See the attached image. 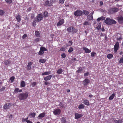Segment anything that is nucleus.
<instances>
[{
    "label": "nucleus",
    "mask_w": 123,
    "mask_h": 123,
    "mask_svg": "<svg viewBox=\"0 0 123 123\" xmlns=\"http://www.w3.org/2000/svg\"><path fill=\"white\" fill-rule=\"evenodd\" d=\"M32 63L30 62L28 63L27 66V69L28 70H30L31 69V65L32 64Z\"/></svg>",
    "instance_id": "nucleus-21"
},
{
    "label": "nucleus",
    "mask_w": 123,
    "mask_h": 123,
    "mask_svg": "<svg viewBox=\"0 0 123 123\" xmlns=\"http://www.w3.org/2000/svg\"><path fill=\"white\" fill-rule=\"evenodd\" d=\"M9 107L8 104H7L4 105V109H7L9 108Z\"/></svg>",
    "instance_id": "nucleus-31"
},
{
    "label": "nucleus",
    "mask_w": 123,
    "mask_h": 123,
    "mask_svg": "<svg viewBox=\"0 0 123 123\" xmlns=\"http://www.w3.org/2000/svg\"><path fill=\"white\" fill-rule=\"evenodd\" d=\"M81 69L80 68H79L78 69V70H77V71L78 73H79L81 71Z\"/></svg>",
    "instance_id": "nucleus-59"
},
{
    "label": "nucleus",
    "mask_w": 123,
    "mask_h": 123,
    "mask_svg": "<svg viewBox=\"0 0 123 123\" xmlns=\"http://www.w3.org/2000/svg\"><path fill=\"white\" fill-rule=\"evenodd\" d=\"M96 53L95 52H92L91 53V55L92 57H94L95 56V55H96Z\"/></svg>",
    "instance_id": "nucleus-44"
},
{
    "label": "nucleus",
    "mask_w": 123,
    "mask_h": 123,
    "mask_svg": "<svg viewBox=\"0 0 123 123\" xmlns=\"http://www.w3.org/2000/svg\"><path fill=\"white\" fill-rule=\"evenodd\" d=\"M27 37V35L26 34H25L23 35V38L24 39H25V38Z\"/></svg>",
    "instance_id": "nucleus-53"
},
{
    "label": "nucleus",
    "mask_w": 123,
    "mask_h": 123,
    "mask_svg": "<svg viewBox=\"0 0 123 123\" xmlns=\"http://www.w3.org/2000/svg\"><path fill=\"white\" fill-rule=\"evenodd\" d=\"M43 15L45 17H46L48 15V13L47 12H45L43 13Z\"/></svg>",
    "instance_id": "nucleus-41"
},
{
    "label": "nucleus",
    "mask_w": 123,
    "mask_h": 123,
    "mask_svg": "<svg viewBox=\"0 0 123 123\" xmlns=\"http://www.w3.org/2000/svg\"><path fill=\"white\" fill-rule=\"evenodd\" d=\"M28 95V92L21 93L18 95V98L20 100H24L27 99Z\"/></svg>",
    "instance_id": "nucleus-2"
},
{
    "label": "nucleus",
    "mask_w": 123,
    "mask_h": 123,
    "mask_svg": "<svg viewBox=\"0 0 123 123\" xmlns=\"http://www.w3.org/2000/svg\"><path fill=\"white\" fill-rule=\"evenodd\" d=\"M118 9L116 8H112L111 9V11L113 12H115L118 11Z\"/></svg>",
    "instance_id": "nucleus-17"
},
{
    "label": "nucleus",
    "mask_w": 123,
    "mask_h": 123,
    "mask_svg": "<svg viewBox=\"0 0 123 123\" xmlns=\"http://www.w3.org/2000/svg\"><path fill=\"white\" fill-rule=\"evenodd\" d=\"M11 62L9 60H5L3 62L5 65H8L11 63Z\"/></svg>",
    "instance_id": "nucleus-18"
},
{
    "label": "nucleus",
    "mask_w": 123,
    "mask_h": 123,
    "mask_svg": "<svg viewBox=\"0 0 123 123\" xmlns=\"http://www.w3.org/2000/svg\"><path fill=\"white\" fill-rule=\"evenodd\" d=\"M67 30L68 33L72 34H74L76 33L78 31L77 29L72 26L68 27L67 28Z\"/></svg>",
    "instance_id": "nucleus-1"
},
{
    "label": "nucleus",
    "mask_w": 123,
    "mask_h": 123,
    "mask_svg": "<svg viewBox=\"0 0 123 123\" xmlns=\"http://www.w3.org/2000/svg\"><path fill=\"white\" fill-rule=\"evenodd\" d=\"M5 1L8 3H12V0H5Z\"/></svg>",
    "instance_id": "nucleus-43"
},
{
    "label": "nucleus",
    "mask_w": 123,
    "mask_h": 123,
    "mask_svg": "<svg viewBox=\"0 0 123 123\" xmlns=\"http://www.w3.org/2000/svg\"><path fill=\"white\" fill-rule=\"evenodd\" d=\"M117 19L118 22L120 24H122L123 23V17L122 16H120L117 18Z\"/></svg>",
    "instance_id": "nucleus-10"
},
{
    "label": "nucleus",
    "mask_w": 123,
    "mask_h": 123,
    "mask_svg": "<svg viewBox=\"0 0 123 123\" xmlns=\"http://www.w3.org/2000/svg\"><path fill=\"white\" fill-rule=\"evenodd\" d=\"M62 69H60L57 71V73L59 74H62Z\"/></svg>",
    "instance_id": "nucleus-35"
},
{
    "label": "nucleus",
    "mask_w": 123,
    "mask_h": 123,
    "mask_svg": "<svg viewBox=\"0 0 123 123\" xmlns=\"http://www.w3.org/2000/svg\"><path fill=\"white\" fill-rule=\"evenodd\" d=\"M84 105L82 104H81L79 105L78 107L80 109H84Z\"/></svg>",
    "instance_id": "nucleus-28"
},
{
    "label": "nucleus",
    "mask_w": 123,
    "mask_h": 123,
    "mask_svg": "<svg viewBox=\"0 0 123 123\" xmlns=\"http://www.w3.org/2000/svg\"><path fill=\"white\" fill-rule=\"evenodd\" d=\"M87 19L88 20H91L93 19V17L92 15L90 14L89 15L87 16Z\"/></svg>",
    "instance_id": "nucleus-24"
},
{
    "label": "nucleus",
    "mask_w": 123,
    "mask_h": 123,
    "mask_svg": "<svg viewBox=\"0 0 123 123\" xmlns=\"http://www.w3.org/2000/svg\"><path fill=\"white\" fill-rule=\"evenodd\" d=\"M34 17V15L33 14H31V18H33Z\"/></svg>",
    "instance_id": "nucleus-60"
},
{
    "label": "nucleus",
    "mask_w": 123,
    "mask_h": 123,
    "mask_svg": "<svg viewBox=\"0 0 123 123\" xmlns=\"http://www.w3.org/2000/svg\"><path fill=\"white\" fill-rule=\"evenodd\" d=\"M4 13V11L2 10H0V15H3Z\"/></svg>",
    "instance_id": "nucleus-38"
},
{
    "label": "nucleus",
    "mask_w": 123,
    "mask_h": 123,
    "mask_svg": "<svg viewBox=\"0 0 123 123\" xmlns=\"http://www.w3.org/2000/svg\"><path fill=\"white\" fill-rule=\"evenodd\" d=\"M16 18L17 21L18 22H19L21 21L20 16L19 15L16 16Z\"/></svg>",
    "instance_id": "nucleus-26"
},
{
    "label": "nucleus",
    "mask_w": 123,
    "mask_h": 123,
    "mask_svg": "<svg viewBox=\"0 0 123 123\" xmlns=\"http://www.w3.org/2000/svg\"><path fill=\"white\" fill-rule=\"evenodd\" d=\"M31 10V7H29L28 8L26 11L27 12H29Z\"/></svg>",
    "instance_id": "nucleus-52"
},
{
    "label": "nucleus",
    "mask_w": 123,
    "mask_h": 123,
    "mask_svg": "<svg viewBox=\"0 0 123 123\" xmlns=\"http://www.w3.org/2000/svg\"><path fill=\"white\" fill-rule=\"evenodd\" d=\"M65 0H60L59 1V3H60L63 4L64 3Z\"/></svg>",
    "instance_id": "nucleus-47"
},
{
    "label": "nucleus",
    "mask_w": 123,
    "mask_h": 123,
    "mask_svg": "<svg viewBox=\"0 0 123 123\" xmlns=\"http://www.w3.org/2000/svg\"><path fill=\"white\" fill-rule=\"evenodd\" d=\"M83 12L80 10H77L74 13V15L76 16H80L83 14Z\"/></svg>",
    "instance_id": "nucleus-5"
},
{
    "label": "nucleus",
    "mask_w": 123,
    "mask_h": 123,
    "mask_svg": "<svg viewBox=\"0 0 123 123\" xmlns=\"http://www.w3.org/2000/svg\"><path fill=\"white\" fill-rule=\"evenodd\" d=\"M52 77L51 75H49L45 77L44 78V80L45 81L49 80Z\"/></svg>",
    "instance_id": "nucleus-15"
},
{
    "label": "nucleus",
    "mask_w": 123,
    "mask_h": 123,
    "mask_svg": "<svg viewBox=\"0 0 123 123\" xmlns=\"http://www.w3.org/2000/svg\"><path fill=\"white\" fill-rule=\"evenodd\" d=\"M19 89L18 88H17L15 89L14 90V92H18Z\"/></svg>",
    "instance_id": "nucleus-51"
},
{
    "label": "nucleus",
    "mask_w": 123,
    "mask_h": 123,
    "mask_svg": "<svg viewBox=\"0 0 123 123\" xmlns=\"http://www.w3.org/2000/svg\"><path fill=\"white\" fill-rule=\"evenodd\" d=\"M61 121L63 123H66V120L64 117H62L61 118Z\"/></svg>",
    "instance_id": "nucleus-33"
},
{
    "label": "nucleus",
    "mask_w": 123,
    "mask_h": 123,
    "mask_svg": "<svg viewBox=\"0 0 123 123\" xmlns=\"http://www.w3.org/2000/svg\"><path fill=\"white\" fill-rule=\"evenodd\" d=\"M89 25V23L88 21H86L83 24V25Z\"/></svg>",
    "instance_id": "nucleus-45"
},
{
    "label": "nucleus",
    "mask_w": 123,
    "mask_h": 123,
    "mask_svg": "<svg viewBox=\"0 0 123 123\" xmlns=\"http://www.w3.org/2000/svg\"><path fill=\"white\" fill-rule=\"evenodd\" d=\"M89 74V73L88 72H87V73H85L84 75L85 76H87Z\"/></svg>",
    "instance_id": "nucleus-55"
},
{
    "label": "nucleus",
    "mask_w": 123,
    "mask_h": 123,
    "mask_svg": "<svg viewBox=\"0 0 123 123\" xmlns=\"http://www.w3.org/2000/svg\"><path fill=\"white\" fill-rule=\"evenodd\" d=\"M5 89V87H3L2 88L0 89V92L4 90Z\"/></svg>",
    "instance_id": "nucleus-56"
},
{
    "label": "nucleus",
    "mask_w": 123,
    "mask_h": 123,
    "mask_svg": "<svg viewBox=\"0 0 123 123\" xmlns=\"http://www.w3.org/2000/svg\"><path fill=\"white\" fill-rule=\"evenodd\" d=\"M83 13L86 15H87L89 13V12L86 10L84 11Z\"/></svg>",
    "instance_id": "nucleus-42"
},
{
    "label": "nucleus",
    "mask_w": 123,
    "mask_h": 123,
    "mask_svg": "<svg viewBox=\"0 0 123 123\" xmlns=\"http://www.w3.org/2000/svg\"><path fill=\"white\" fill-rule=\"evenodd\" d=\"M101 24L100 23H99L98 25L96 27V28L98 30H100L101 29Z\"/></svg>",
    "instance_id": "nucleus-32"
},
{
    "label": "nucleus",
    "mask_w": 123,
    "mask_h": 123,
    "mask_svg": "<svg viewBox=\"0 0 123 123\" xmlns=\"http://www.w3.org/2000/svg\"><path fill=\"white\" fill-rule=\"evenodd\" d=\"M26 122L27 123H32L29 120H28L26 121Z\"/></svg>",
    "instance_id": "nucleus-61"
},
{
    "label": "nucleus",
    "mask_w": 123,
    "mask_h": 123,
    "mask_svg": "<svg viewBox=\"0 0 123 123\" xmlns=\"http://www.w3.org/2000/svg\"><path fill=\"white\" fill-rule=\"evenodd\" d=\"M84 103L87 105H89V103L88 100L86 99H84L83 100Z\"/></svg>",
    "instance_id": "nucleus-19"
},
{
    "label": "nucleus",
    "mask_w": 123,
    "mask_h": 123,
    "mask_svg": "<svg viewBox=\"0 0 123 123\" xmlns=\"http://www.w3.org/2000/svg\"><path fill=\"white\" fill-rule=\"evenodd\" d=\"M115 94L112 93L111 95L110 96L109 98V99L110 100H111L113 99L115 96Z\"/></svg>",
    "instance_id": "nucleus-25"
},
{
    "label": "nucleus",
    "mask_w": 123,
    "mask_h": 123,
    "mask_svg": "<svg viewBox=\"0 0 123 123\" xmlns=\"http://www.w3.org/2000/svg\"><path fill=\"white\" fill-rule=\"evenodd\" d=\"M36 41L38 42L39 41V38H37L35 39Z\"/></svg>",
    "instance_id": "nucleus-63"
},
{
    "label": "nucleus",
    "mask_w": 123,
    "mask_h": 123,
    "mask_svg": "<svg viewBox=\"0 0 123 123\" xmlns=\"http://www.w3.org/2000/svg\"><path fill=\"white\" fill-rule=\"evenodd\" d=\"M61 56L62 58H65L66 56V55L65 53H63L62 54Z\"/></svg>",
    "instance_id": "nucleus-50"
},
{
    "label": "nucleus",
    "mask_w": 123,
    "mask_h": 123,
    "mask_svg": "<svg viewBox=\"0 0 123 123\" xmlns=\"http://www.w3.org/2000/svg\"><path fill=\"white\" fill-rule=\"evenodd\" d=\"M68 43H69V45L70 46L73 43V42L72 41H69Z\"/></svg>",
    "instance_id": "nucleus-54"
},
{
    "label": "nucleus",
    "mask_w": 123,
    "mask_h": 123,
    "mask_svg": "<svg viewBox=\"0 0 123 123\" xmlns=\"http://www.w3.org/2000/svg\"><path fill=\"white\" fill-rule=\"evenodd\" d=\"M113 55L112 54H108L107 55V58L108 59H110L113 57Z\"/></svg>",
    "instance_id": "nucleus-27"
},
{
    "label": "nucleus",
    "mask_w": 123,
    "mask_h": 123,
    "mask_svg": "<svg viewBox=\"0 0 123 123\" xmlns=\"http://www.w3.org/2000/svg\"><path fill=\"white\" fill-rule=\"evenodd\" d=\"M46 61V60L45 59H41L39 61V62L42 63H44Z\"/></svg>",
    "instance_id": "nucleus-36"
},
{
    "label": "nucleus",
    "mask_w": 123,
    "mask_h": 123,
    "mask_svg": "<svg viewBox=\"0 0 123 123\" xmlns=\"http://www.w3.org/2000/svg\"><path fill=\"white\" fill-rule=\"evenodd\" d=\"M73 50L74 49L73 48L70 47L68 51L69 53H70L73 51Z\"/></svg>",
    "instance_id": "nucleus-39"
},
{
    "label": "nucleus",
    "mask_w": 123,
    "mask_h": 123,
    "mask_svg": "<svg viewBox=\"0 0 123 123\" xmlns=\"http://www.w3.org/2000/svg\"><path fill=\"white\" fill-rule=\"evenodd\" d=\"M49 84V83L47 81H46L45 82V85H47Z\"/></svg>",
    "instance_id": "nucleus-57"
},
{
    "label": "nucleus",
    "mask_w": 123,
    "mask_h": 123,
    "mask_svg": "<svg viewBox=\"0 0 123 123\" xmlns=\"http://www.w3.org/2000/svg\"><path fill=\"white\" fill-rule=\"evenodd\" d=\"M105 23L107 25H111L116 23V21L110 18H107L105 20Z\"/></svg>",
    "instance_id": "nucleus-3"
},
{
    "label": "nucleus",
    "mask_w": 123,
    "mask_h": 123,
    "mask_svg": "<svg viewBox=\"0 0 123 123\" xmlns=\"http://www.w3.org/2000/svg\"><path fill=\"white\" fill-rule=\"evenodd\" d=\"M14 79L15 78L13 76L12 77L10 78V80H11V82H12L14 81Z\"/></svg>",
    "instance_id": "nucleus-40"
},
{
    "label": "nucleus",
    "mask_w": 123,
    "mask_h": 123,
    "mask_svg": "<svg viewBox=\"0 0 123 123\" xmlns=\"http://www.w3.org/2000/svg\"><path fill=\"white\" fill-rule=\"evenodd\" d=\"M122 39L121 37H120L118 38H117V40H121Z\"/></svg>",
    "instance_id": "nucleus-58"
},
{
    "label": "nucleus",
    "mask_w": 123,
    "mask_h": 123,
    "mask_svg": "<svg viewBox=\"0 0 123 123\" xmlns=\"http://www.w3.org/2000/svg\"><path fill=\"white\" fill-rule=\"evenodd\" d=\"M65 48L63 47L61 48L60 50L61 51H65Z\"/></svg>",
    "instance_id": "nucleus-48"
},
{
    "label": "nucleus",
    "mask_w": 123,
    "mask_h": 123,
    "mask_svg": "<svg viewBox=\"0 0 123 123\" xmlns=\"http://www.w3.org/2000/svg\"><path fill=\"white\" fill-rule=\"evenodd\" d=\"M84 85L85 86L86 85L90 82V80L88 79H86L84 80L83 81Z\"/></svg>",
    "instance_id": "nucleus-13"
},
{
    "label": "nucleus",
    "mask_w": 123,
    "mask_h": 123,
    "mask_svg": "<svg viewBox=\"0 0 123 123\" xmlns=\"http://www.w3.org/2000/svg\"><path fill=\"white\" fill-rule=\"evenodd\" d=\"M105 17H103V16H102L101 17H100L99 18H98L97 19V20L98 21H99L100 20H104L105 19Z\"/></svg>",
    "instance_id": "nucleus-22"
},
{
    "label": "nucleus",
    "mask_w": 123,
    "mask_h": 123,
    "mask_svg": "<svg viewBox=\"0 0 123 123\" xmlns=\"http://www.w3.org/2000/svg\"><path fill=\"white\" fill-rule=\"evenodd\" d=\"M51 74V71L46 72L42 73V75H48Z\"/></svg>",
    "instance_id": "nucleus-23"
},
{
    "label": "nucleus",
    "mask_w": 123,
    "mask_h": 123,
    "mask_svg": "<svg viewBox=\"0 0 123 123\" xmlns=\"http://www.w3.org/2000/svg\"><path fill=\"white\" fill-rule=\"evenodd\" d=\"M26 120L25 119V118H23L22 119V122H24L26 121Z\"/></svg>",
    "instance_id": "nucleus-64"
},
{
    "label": "nucleus",
    "mask_w": 123,
    "mask_h": 123,
    "mask_svg": "<svg viewBox=\"0 0 123 123\" xmlns=\"http://www.w3.org/2000/svg\"><path fill=\"white\" fill-rule=\"evenodd\" d=\"M83 49L86 53H89L91 52V50L86 47H83Z\"/></svg>",
    "instance_id": "nucleus-14"
},
{
    "label": "nucleus",
    "mask_w": 123,
    "mask_h": 123,
    "mask_svg": "<svg viewBox=\"0 0 123 123\" xmlns=\"http://www.w3.org/2000/svg\"><path fill=\"white\" fill-rule=\"evenodd\" d=\"M45 5L46 6H51L52 4L51 3H49V1L48 0H47L45 2Z\"/></svg>",
    "instance_id": "nucleus-20"
},
{
    "label": "nucleus",
    "mask_w": 123,
    "mask_h": 123,
    "mask_svg": "<svg viewBox=\"0 0 123 123\" xmlns=\"http://www.w3.org/2000/svg\"><path fill=\"white\" fill-rule=\"evenodd\" d=\"M103 4V2L102 1H100V5L102 6Z\"/></svg>",
    "instance_id": "nucleus-62"
},
{
    "label": "nucleus",
    "mask_w": 123,
    "mask_h": 123,
    "mask_svg": "<svg viewBox=\"0 0 123 123\" xmlns=\"http://www.w3.org/2000/svg\"><path fill=\"white\" fill-rule=\"evenodd\" d=\"M47 49L43 47H41L38 52V55H42L44 53V51H47Z\"/></svg>",
    "instance_id": "nucleus-4"
},
{
    "label": "nucleus",
    "mask_w": 123,
    "mask_h": 123,
    "mask_svg": "<svg viewBox=\"0 0 123 123\" xmlns=\"http://www.w3.org/2000/svg\"><path fill=\"white\" fill-rule=\"evenodd\" d=\"M20 85L22 87H24L25 86V82L24 81H22L21 82Z\"/></svg>",
    "instance_id": "nucleus-29"
},
{
    "label": "nucleus",
    "mask_w": 123,
    "mask_h": 123,
    "mask_svg": "<svg viewBox=\"0 0 123 123\" xmlns=\"http://www.w3.org/2000/svg\"><path fill=\"white\" fill-rule=\"evenodd\" d=\"M119 63H123V57H122L121 58L119 59Z\"/></svg>",
    "instance_id": "nucleus-37"
},
{
    "label": "nucleus",
    "mask_w": 123,
    "mask_h": 123,
    "mask_svg": "<svg viewBox=\"0 0 123 123\" xmlns=\"http://www.w3.org/2000/svg\"><path fill=\"white\" fill-rule=\"evenodd\" d=\"M37 21H38L41 20L43 19L42 15L40 14H39L37 16Z\"/></svg>",
    "instance_id": "nucleus-12"
},
{
    "label": "nucleus",
    "mask_w": 123,
    "mask_h": 123,
    "mask_svg": "<svg viewBox=\"0 0 123 123\" xmlns=\"http://www.w3.org/2000/svg\"><path fill=\"white\" fill-rule=\"evenodd\" d=\"M61 112V110L59 109H57L54 110L53 112V113L54 115H59Z\"/></svg>",
    "instance_id": "nucleus-7"
},
{
    "label": "nucleus",
    "mask_w": 123,
    "mask_h": 123,
    "mask_svg": "<svg viewBox=\"0 0 123 123\" xmlns=\"http://www.w3.org/2000/svg\"><path fill=\"white\" fill-rule=\"evenodd\" d=\"M82 116L83 115L82 114L78 113H75L74 118L75 119H78L82 117Z\"/></svg>",
    "instance_id": "nucleus-8"
},
{
    "label": "nucleus",
    "mask_w": 123,
    "mask_h": 123,
    "mask_svg": "<svg viewBox=\"0 0 123 123\" xmlns=\"http://www.w3.org/2000/svg\"><path fill=\"white\" fill-rule=\"evenodd\" d=\"M119 43L118 42H117L114 46V51L115 53H116L119 48Z\"/></svg>",
    "instance_id": "nucleus-6"
},
{
    "label": "nucleus",
    "mask_w": 123,
    "mask_h": 123,
    "mask_svg": "<svg viewBox=\"0 0 123 123\" xmlns=\"http://www.w3.org/2000/svg\"><path fill=\"white\" fill-rule=\"evenodd\" d=\"M122 120L121 119H119L118 120H114V121L115 123H121L122 122Z\"/></svg>",
    "instance_id": "nucleus-30"
},
{
    "label": "nucleus",
    "mask_w": 123,
    "mask_h": 123,
    "mask_svg": "<svg viewBox=\"0 0 123 123\" xmlns=\"http://www.w3.org/2000/svg\"><path fill=\"white\" fill-rule=\"evenodd\" d=\"M36 83L35 82H33L31 85L32 87H34L36 85Z\"/></svg>",
    "instance_id": "nucleus-46"
},
{
    "label": "nucleus",
    "mask_w": 123,
    "mask_h": 123,
    "mask_svg": "<svg viewBox=\"0 0 123 123\" xmlns=\"http://www.w3.org/2000/svg\"><path fill=\"white\" fill-rule=\"evenodd\" d=\"M35 34L37 37H39L40 36V33L38 31H35Z\"/></svg>",
    "instance_id": "nucleus-34"
},
{
    "label": "nucleus",
    "mask_w": 123,
    "mask_h": 123,
    "mask_svg": "<svg viewBox=\"0 0 123 123\" xmlns=\"http://www.w3.org/2000/svg\"><path fill=\"white\" fill-rule=\"evenodd\" d=\"M45 115V112L41 113L37 117V118L38 119H41L44 117Z\"/></svg>",
    "instance_id": "nucleus-11"
},
{
    "label": "nucleus",
    "mask_w": 123,
    "mask_h": 123,
    "mask_svg": "<svg viewBox=\"0 0 123 123\" xmlns=\"http://www.w3.org/2000/svg\"><path fill=\"white\" fill-rule=\"evenodd\" d=\"M59 105L62 108L64 107V106L61 103V102H60L59 104Z\"/></svg>",
    "instance_id": "nucleus-49"
},
{
    "label": "nucleus",
    "mask_w": 123,
    "mask_h": 123,
    "mask_svg": "<svg viewBox=\"0 0 123 123\" xmlns=\"http://www.w3.org/2000/svg\"><path fill=\"white\" fill-rule=\"evenodd\" d=\"M64 22V20L63 19H62L60 20L57 23V26H59L62 25Z\"/></svg>",
    "instance_id": "nucleus-9"
},
{
    "label": "nucleus",
    "mask_w": 123,
    "mask_h": 123,
    "mask_svg": "<svg viewBox=\"0 0 123 123\" xmlns=\"http://www.w3.org/2000/svg\"><path fill=\"white\" fill-rule=\"evenodd\" d=\"M36 114L34 113H30L28 115V117L31 118L34 117L35 116Z\"/></svg>",
    "instance_id": "nucleus-16"
}]
</instances>
